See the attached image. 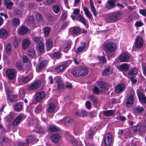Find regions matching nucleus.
Instances as JSON below:
<instances>
[{
    "label": "nucleus",
    "mask_w": 146,
    "mask_h": 146,
    "mask_svg": "<svg viewBox=\"0 0 146 146\" xmlns=\"http://www.w3.org/2000/svg\"><path fill=\"white\" fill-rule=\"evenodd\" d=\"M134 102V94H131L129 95L126 102V106L128 108H131L133 105Z\"/></svg>",
    "instance_id": "6e6552de"
},
{
    "label": "nucleus",
    "mask_w": 146,
    "mask_h": 146,
    "mask_svg": "<svg viewBox=\"0 0 146 146\" xmlns=\"http://www.w3.org/2000/svg\"><path fill=\"white\" fill-rule=\"evenodd\" d=\"M30 44V42L27 39H25L22 42V46L23 48L25 49L28 48Z\"/></svg>",
    "instance_id": "393cba45"
},
{
    "label": "nucleus",
    "mask_w": 146,
    "mask_h": 146,
    "mask_svg": "<svg viewBox=\"0 0 146 146\" xmlns=\"http://www.w3.org/2000/svg\"><path fill=\"white\" fill-rule=\"evenodd\" d=\"M53 39L51 38H49L46 40V45L47 47L48 50H50L52 48L53 46Z\"/></svg>",
    "instance_id": "6ab92c4d"
},
{
    "label": "nucleus",
    "mask_w": 146,
    "mask_h": 146,
    "mask_svg": "<svg viewBox=\"0 0 146 146\" xmlns=\"http://www.w3.org/2000/svg\"><path fill=\"white\" fill-rule=\"evenodd\" d=\"M81 46L77 48L76 51V52L77 53L82 52L86 47V44L85 42H81Z\"/></svg>",
    "instance_id": "412c9836"
},
{
    "label": "nucleus",
    "mask_w": 146,
    "mask_h": 146,
    "mask_svg": "<svg viewBox=\"0 0 146 146\" xmlns=\"http://www.w3.org/2000/svg\"><path fill=\"white\" fill-rule=\"evenodd\" d=\"M94 133V130L91 129L86 132V136L89 139L92 138Z\"/></svg>",
    "instance_id": "2f4dec72"
},
{
    "label": "nucleus",
    "mask_w": 146,
    "mask_h": 146,
    "mask_svg": "<svg viewBox=\"0 0 146 146\" xmlns=\"http://www.w3.org/2000/svg\"><path fill=\"white\" fill-rule=\"evenodd\" d=\"M57 79L58 83V87L59 89H62L64 88V86L61 79L59 77L55 78Z\"/></svg>",
    "instance_id": "5701e85b"
},
{
    "label": "nucleus",
    "mask_w": 146,
    "mask_h": 146,
    "mask_svg": "<svg viewBox=\"0 0 146 146\" xmlns=\"http://www.w3.org/2000/svg\"><path fill=\"white\" fill-rule=\"evenodd\" d=\"M34 137L33 136H31L28 137L27 139V143H31L34 140Z\"/></svg>",
    "instance_id": "3c124183"
},
{
    "label": "nucleus",
    "mask_w": 146,
    "mask_h": 146,
    "mask_svg": "<svg viewBox=\"0 0 146 146\" xmlns=\"http://www.w3.org/2000/svg\"><path fill=\"white\" fill-rule=\"evenodd\" d=\"M104 114L106 116H110L113 115L114 112L113 110H106L104 112Z\"/></svg>",
    "instance_id": "ea45409f"
},
{
    "label": "nucleus",
    "mask_w": 146,
    "mask_h": 146,
    "mask_svg": "<svg viewBox=\"0 0 146 146\" xmlns=\"http://www.w3.org/2000/svg\"><path fill=\"white\" fill-rule=\"evenodd\" d=\"M106 84L104 82H98L94 85V91L96 94L102 92L106 90Z\"/></svg>",
    "instance_id": "7ed1b4c3"
},
{
    "label": "nucleus",
    "mask_w": 146,
    "mask_h": 146,
    "mask_svg": "<svg viewBox=\"0 0 146 146\" xmlns=\"http://www.w3.org/2000/svg\"><path fill=\"white\" fill-rule=\"evenodd\" d=\"M13 45L15 47H17L18 46L19 44V42L17 38H15L14 41L13 42Z\"/></svg>",
    "instance_id": "680f3d73"
},
{
    "label": "nucleus",
    "mask_w": 146,
    "mask_h": 146,
    "mask_svg": "<svg viewBox=\"0 0 146 146\" xmlns=\"http://www.w3.org/2000/svg\"><path fill=\"white\" fill-rule=\"evenodd\" d=\"M7 96V100L9 102H12L17 101V95H15L12 91L8 90Z\"/></svg>",
    "instance_id": "423d86ee"
},
{
    "label": "nucleus",
    "mask_w": 146,
    "mask_h": 146,
    "mask_svg": "<svg viewBox=\"0 0 146 146\" xmlns=\"http://www.w3.org/2000/svg\"><path fill=\"white\" fill-rule=\"evenodd\" d=\"M13 116L12 114H9L6 117V120L8 121H10L13 118Z\"/></svg>",
    "instance_id": "13d9d810"
},
{
    "label": "nucleus",
    "mask_w": 146,
    "mask_h": 146,
    "mask_svg": "<svg viewBox=\"0 0 146 146\" xmlns=\"http://www.w3.org/2000/svg\"><path fill=\"white\" fill-rule=\"evenodd\" d=\"M116 44L113 42L106 44L104 46V48L106 50L110 52L115 51L116 49Z\"/></svg>",
    "instance_id": "39448f33"
},
{
    "label": "nucleus",
    "mask_w": 146,
    "mask_h": 146,
    "mask_svg": "<svg viewBox=\"0 0 146 146\" xmlns=\"http://www.w3.org/2000/svg\"><path fill=\"white\" fill-rule=\"evenodd\" d=\"M6 74L7 76L9 79L12 80L16 76L17 72L15 69L11 68L6 70Z\"/></svg>",
    "instance_id": "0eeeda50"
},
{
    "label": "nucleus",
    "mask_w": 146,
    "mask_h": 146,
    "mask_svg": "<svg viewBox=\"0 0 146 146\" xmlns=\"http://www.w3.org/2000/svg\"><path fill=\"white\" fill-rule=\"evenodd\" d=\"M19 33L22 35L26 34L28 31V29L25 26H21L18 29Z\"/></svg>",
    "instance_id": "aec40b11"
},
{
    "label": "nucleus",
    "mask_w": 146,
    "mask_h": 146,
    "mask_svg": "<svg viewBox=\"0 0 146 146\" xmlns=\"http://www.w3.org/2000/svg\"><path fill=\"white\" fill-rule=\"evenodd\" d=\"M41 85V82L39 80H38L32 84L28 86V89L30 90H33L39 88Z\"/></svg>",
    "instance_id": "f8f14e48"
},
{
    "label": "nucleus",
    "mask_w": 146,
    "mask_h": 146,
    "mask_svg": "<svg viewBox=\"0 0 146 146\" xmlns=\"http://www.w3.org/2000/svg\"><path fill=\"white\" fill-rule=\"evenodd\" d=\"M69 22H65L62 23L61 25L60 29H64L68 26Z\"/></svg>",
    "instance_id": "6e6d98bb"
},
{
    "label": "nucleus",
    "mask_w": 146,
    "mask_h": 146,
    "mask_svg": "<svg viewBox=\"0 0 146 146\" xmlns=\"http://www.w3.org/2000/svg\"><path fill=\"white\" fill-rule=\"evenodd\" d=\"M60 56V54L59 52H56L53 53V57L57 59H58Z\"/></svg>",
    "instance_id": "e2e57ef3"
},
{
    "label": "nucleus",
    "mask_w": 146,
    "mask_h": 146,
    "mask_svg": "<svg viewBox=\"0 0 146 146\" xmlns=\"http://www.w3.org/2000/svg\"><path fill=\"white\" fill-rule=\"evenodd\" d=\"M33 77L32 74H30L28 76L23 77L22 78V81L25 83H27L31 80Z\"/></svg>",
    "instance_id": "c756f323"
},
{
    "label": "nucleus",
    "mask_w": 146,
    "mask_h": 146,
    "mask_svg": "<svg viewBox=\"0 0 146 146\" xmlns=\"http://www.w3.org/2000/svg\"><path fill=\"white\" fill-rule=\"evenodd\" d=\"M98 58L100 60V62L102 63L106 62V59L104 56H99Z\"/></svg>",
    "instance_id": "4d7b16f0"
},
{
    "label": "nucleus",
    "mask_w": 146,
    "mask_h": 146,
    "mask_svg": "<svg viewBox=\"0 0 146 146\" xmlns=\"http://www.w3.org/2000/svg\"><path fill=\"white\" fill-rule=\"evenodd\" d=\"M143 44L142 39L140 36H138L136 38L135 42V46L137 48H141Z\"/></svg>",
    "instance_id": "9b49d317"
},
{
    "label": "nucleus",
    "mask_w": 146,
    "mask_h": 146,
    "mask_svg": "<svg viewBox=\"0 0 146 146\" xmlns=\"http://www.w3.org/2000/svg\"><path fill=\"white\" fill-rule=\"evenodd\" d=\"M121 13L119 11L108 14L106 16L105 20L107 23H115L120 19Z\"/></svg>",
    "instance_id": "f03ea898"
},
{
    "label": "nucleus",
    "mask_w": 146,
    "mask_h": 146,
    "mask_svg": "<svg viewBox=\"0 0 146 146\" xmlns=\"http://www.w3.org/2000/svg\"><path fill=\"white\" fill-rule=\"evenodd\" d=\"M116 2V0H108L107 3L105 6V9L109 10L113 8L115 6Z\"/></svg>",
    "instance_id": "1a4fd4ad"
},
{
    "label": "nucleus",
    "mask_w": 146,
    "mask_h": 146,
    "mask_svg": "<svg viewBox=\"0 0 146 146\" xmlns=\"http://www.w3.org/2000/svg\"><path fill=\"white\" fill-rule=\"evenodd\" d=\"M22 107L21 104L19 102L16 104L15 106L14 109L16 111H21L22 110Z\"/></svg>",
    "instance_id": "e433bc0d"
},
{
    "label": "nucleus",
    "mask_w": 146,
    "mask_h": 146,
    "mask_svg": "<svg viewBox=\"0 0 146 146\" xmlns=\"http://www.w3.org/2000/svg\"><path fill=\"white\" fill-rule=\"evenodd\" d=\"M28 54L29 55L31 56H33L35 54V52L34 49H31L28 52Z\"/></svg>",
    "instance_id": "bf43d9fd"
},
{
    "label": "nucleus",
    "mask_w": 146,
    "mask_h": 146,
    "mask_svg": "<svg viewBox=\"0 0 146 146\" xmlns=\"http://www.w3.org/2000/svg\"><path fill=\"white\" fill-rule=\"evenodd\" d=\"M8 32L5 29H0V37L2 38H5L7 36Z\"/></svg>",
    "instance_id": "a878e982"
},
{
    "label": "nucleus",
    "mask_w": 146,
    "mask_h": 146,
    "mask_svg": "<svg viewBox=\"0 0 146 146\" xmlns=\"http://www.w3.org/2000/svg\"><path fill=\"white\" fill-rule=\"evenodd\" d=\"M19 20L16 18H15L13 20V23L14 25L18 26L19 24Z\"/></svg>",
    "instance_id": "864d4df0"
},
{
    "label": "nucleus",
    "mask_w": 146,
    "mask_h": 146,
    "mask_svg": "<svg viewBox=\"0 0 146 146\" xmlns=\"http://www.w3.org/2000/svg\"><path fill=\"white\" fill-rule=\"evenodd\" d=\"M129 59V56L126 53H122L119 56V60L122 62H127Z\"/></svg>",
    "instance_id": "2eb2a0df"
},
{
    "label": "nucleus",
    "mask_w": 146,
    "mask_h": 146,
    "mask_svg": "<svg viewBox=\"0 0 146 146\" xmlns=\"http://www.w3.org/2000/svg\"><path fill=\"white\" fill-rule=\"evenodd\" d=\"M129 68L128 65L127 64L121 65L119 67V69L121 71H127Z\"/></svg>",
    "instance_id": "f704fd0d"
},
{
    "label": "nucleus",
    "mask_w": 146,
    "mask_h": 146,
    "mask_svg": "<svg viewBox=\"0 0 146 146\" xmlns=\"http://www.w3.org/2000/svg\"><path fill=\"white\" fill-rule=\"evenodd\" d=\"M76 114L77 116L84 117L88 115V113L85 110H82L76 111Z\"/></svg>",
    "instance_id": "cd10ccee"
},
{
    "label": "nucleus",
    "mask_w": 146,
    "mask_h": 146,
    "mask_svg": "<svg viewBox=\"0 0 146 146\" xmlns=\"http://www.w3.org/2000/svg\"><path fill=\"white\" fill-rule=\"evenodd\" d=\"M137 94L139 101L143 104H146V98L143 94L139 92L137 93Z\"/></svg>",
    "instance_id": "f3484780"
},
{
    "label": "nucleus",
    "mask_w": 146,
    "mask_h": 146,
    "mask_svg": "<svg viewBox=\"0 0 146 146\" xmlns=\"http://www.w3.org/2000/svg\"><path fill=\"white\" fill-rule=\"evenodd\" d=\"M88 99L91 100L94 104H97V99L94 96H90L88 97Z\"/></svg>",
    "instance_id": "a18cd8bd"
},
{
    "label": "nucleus",
    "mask_w": 146,
    "mask_h": 146,
    "mask_svg": "<svg viewBox=\"0 0 146 146\" xmlns=\"http://www.w3.org/2000/svg\"><path fill=\"white\" fill-rule=\"evenodd\" d=\"M137 73V71L136 69L133 68L130 70L128 73L129 75L131 76L135 75Z\"/></svg>",
    "instance_id": "79ce46f5"
},
{
    "label": "nucleus",
    "mask_w": 146,
    "mask_h": 146,
    "mask_svg": "<svg viewBox=\"0 0 146 146\" xmlns=\"http://www.w3.org/2000/svg\"><path fill=\"white\" fill-rule=\"evenodd\" d=\"M60 139V136L58 134H55L51 136L52 141L54 143H57Z\"/></svg>",
    "instance_id": "bb28decb"
},
{
    "label": "nucleus",
    "mask_w": 146,
    "mask_h": 146,
    "mask_svg": "<svg viewBox=\"0 0 146 146\" xmlns=\"http://www.w3.org/2000/svg\"><path fill=\"white\" fill-rule=\"evenodd\" d=\"M23 118L22 116L20 115L16 118L12 123V125L13 126H15L21 122Z\"/></svg>",
    "instance_id": "4be33fe9"
},
{
    "label": "nucleus",
    "mask_w": 146,
    "mask_h": 146,
    "mask_svg": "<svg viewBox=\"0 0 146 146\" xmlns=\"http://www.w3.org/2000/svg\"><path fill=\"white\" fill-rule=\"evenodd\" d=\"M68 65V63L65 62L60 66H58L55 69V71L58 72L63 71L66 68Z\"/></svg>",
    "instance_id": "ddd939ff"
},
{
    "label": "nucleus",
    "mask_w": 146,
    "mask_h": 146,
    "mask_svg": "<svg viewBox=\"0 0 146 146\" xmlns=\"http://www.w3.org/2000/svg\"><path fill=\"white\" fill-rule=\"evenodd\" d=\"M140 13L144 16H146V10L141 9L139 10Z\"/></svg>",
    "instance_id": "338daca9"
},
{
    "label": "nucleus",
    "mask_w": 146,
    "mask_h": 146,
    "mask_svg": "<svg viewBox=\"0 0 146 146\" xmlns=\"http://www.w3.org/2000/svg\"><path fill=\"white\" fill-rule=\"evenodd\" d=\"M112 72V69L111 67L108 66L106 67L104 71L103 74L104 76H107L110 74Z\"/></svg>",
    "instance_id": "b1692460"
},
{
    "label": "nucleus",
    "mask_w": 146,
    "mask_h": 146,
    "mask_svg": "<svg viewBox=\"0 0 146 146\" xmlns=\"http://www.w3.org/2000/svg\"><path fill=\"white\" fill-rule=\"evenodd\" d=\"M77 20L83 23L86 28H88V25L86 23L85 19L83 15H78L77 16Z\"/></svg>",
    "instance_id": "a211bd4d"
},
{
    "label": "nucleus",
    "mask_w": 146,
    "mask_h": 146,
    "mask_svg": "<svg viewBox=\"0 0 146 146\" xmlns=\"http://www.w3.org/2000/svg\"><path fill=\"white\" fill-rule=\"evenodd\" d=\"M49 130L51 132H56L60 130V128L55 125H52L49 128Z\"/></svg>",
    "instance_id": "a19ab883"
},
{
    "label": "nucleus",
    "mask_w": 146,
    "mask_h": 146,
    "mask_svg": "<svg viewBox=\"0 0 146 146\" xmlns=\"http://www.w3.org/2000/svg\"><path fill=\"white\" fill-rule=\"evenodd\" d=\"M141 126V123H138L136 126H134L132 128V129L134 132L139 131Z\"/></svg>",
    "instance_id": "58836bf2"
},
{
    "label": "nucleus",
    "mask_w": 146,
    "mask_h": 146,
    "mask_svg": "<svg viewBox=\"0 0 146 146\" xmlns=\"http://www.w3.org/2000/svg\"><path fill=\"white\" fill-rule=\"evenodd\" d=\"M28 19L30 22L33 24H35V22L34 21V19L33 16H29L28 18Z\"/></svg>",
    "instance_id": "0e129e2a"
},
{
    "label": "nucleus",
    "mask_w": 146,
    "mask_h": 146,
    "mask_svg": "<svg viewBox=\"0 0 146 146\" xmlns=\"http://www.w3.org/2000/svg\"><path fill=\"white\" fill-rule=\"evenodd\" d=\"M144 108L142 107L138 106L135 108L134 111L135 112L139 113L143 111Z\"/></svg>",
    "instance_id": "c9c22d12"
},
{
    "label": "nucleus",
    "mask_w": 146,
    "mask_h": 146,
    "mask_svg": "<svg viewBox=\"0 0 146 146\" xmlns=\"http://www.w3.org/2000/svg\"><path fill=\"white\" fill-rule=\"evenodd\" d=\"M105 145L106 146H110L112 142V136L110 133H107L104 139Z\"/></svg>",
    "instance_id": "20e7f679"
},
{
    "label": "nucleus",
    "mask_w": 146,
    "mask_h": 146,
    "mask_svg": "<svg viewBox=\"0 0 146 146\" xmlns=\"http://www.w3.org/2000/svg\"><path fill=\"white\" fill-rule=\"evenodd\" d=\"M46 93L44 91L40 92L36 94L35 98L36 101H38L43 99L46 96Z\"/></svg>",
    "instance_id": "4468645a"
},
{
    "label": "nucleus",
    "mask_w": 146,
    "mask_h": 146,
    "mask_svg": "<svg viewBox=\"0 0 146 146\" xmlns=\"http://www.w3.org/2000/svg\"><path fill=\"white\" fill-rule=\"evenodd\" d=\"M85 105L86 108L88 109H90L92 108L91 104L90 101H88L86 102Z\"/></svg>",
    "instance_id": "052dcab7"
},
{
    "label": "nucleus",
    "mask_w": 146,
    "mask_h": 146,
    "mask_svg": "<svg viewBox=\"0 0 146 146\" xmlns=\"http://www.w3.org/2000/svg\"><path fill=\"white\" fill-rule=\"evenodd\" d=\"M16 67L17 69L19 70H21L22 68V66L21 64L20 63H17L16 64Z\"/></svg>",
    "instance_id": "69168bd1"
},
{
    "label": "nucleus",
    "mask_w": 146,
    "mask_h": 146,
    "mask_svg": "<svg viewBox=\"0 0 146 146\" xmlns=\"http://www.w3.org/2000/svg\"><path fill=\"white\" fill-rule=\"evenodd\" d=\"M50 31V29L49 27H45L44 30V36H47L49 34Z\"/></svg>",
    "instance_id": "09e8293b"
},
{
    "label": "nucleus",
    "mask_w": 146,
    "mask_h": 146,
    "mask_svg": "<svg viewBox=\"0 0 146 146\" xmlns=\"http://www.w3.org/2000/svg\"><path fill=\"white\" fill-rule=\"evenodd\" d=\"M5 4L7 9H12L13 3L10 0H5Z\"/></svg>",
    "instance_id": "c85d7f7f"
},
{
    "label": "nucleus",
    "mask_w": 146,
    "mask_h": 146,
    "mask_svg": "<svg viewBox=\"0 0 146 146\" xmlns=\"http://www.w3.org/2000/svg\"><path fill=\"white\" fill-rule=\"evenodd\" d=\"M33 40L36 43H38L39 44L40 42H42L41 41L40 37L35 36L33 37Z\"/></svg>",
    "instance_id": "5fc2aeb1"
},
{
    "label": "nucleus",
    "mask_w": 146,
    "mask_h": 146,
    "mask_svg": "<svg viewBox=\"0 0 146 146\" xmlns=\"http://www.w3.org/2000/svg\"><path fill=\"white\" fill-rule=\"evenodd\" d=\"M125 87V85L124 84H118L115 87V91L117 94L121 93L124 90Z\"/></svg>",
    "instance_id": "9d476101"
},
{
    "label": "nucleus",
    "mask_w": 146,
    "mask_h": 146,
    "mask_svg": "<svg viewBox=\"0 0 146 146\" xmlns=\"http://www.w3.org/2000/svg\"><path fill=\"white\" fill-rule=\"evenodd\" d=\"M72 33L75 35L79 34L81 31V29L78 27H72Z\"/></svg>",
    "instance_id": "7c9ffc66"
},
{
    "label": "nucleus",
    "mask_w": 146,
    "mask_h": 146,
    "mask_svg": "<svg viewBox=\"0 0 146 146\" xmlns=\"http://www.w3.org/2000/svg\"><path fill=\"white\" fill-rule=\"evenodd\" d=\"M36 20L39 22L42 20V16L39 13H37L36 15Z\"/></svg>",
    "instance_id": "603ef678"
},
{
    "label": "nucleus",
    "mask_w": 146,
    "mask_h": 146,
    "mask_svg": "<svg viewBox=\"0 0 146 146\" xmlns=\"http://www.w3.org/2000/svg\"><path fill=\"white\" fill-rule=\"evenodd\" d=\"M37 131L40 133H42L46 131V129L44 127H39L37 128Z\"/></svg>",
    "instance_id": "de8ad7c7"
},
{
    "label": "nucleus",
    "mask_w": 146,
    "mask_h": 146,
    "mask_svg": "<svg viewBox=\"0 0 146 146\" xmlns=\"http://www.w3.org/2000/svg\"><path fill=\"white\" fill-rule=\"evenodd\" d=\"M89 72V70L87 68L80 66L77 67L73 68L71 71V73L75 77L85 76Z\"/></svg>",
    "instance_id": "f257e3e1"
},
{
    "label": "nucleus",
    "mask_w": 146,
    "mask_h": 146,
    "mask_svg": "<svg viewBox=\"0 0 146 146\" xmlns=\"http://www.w3.org/2000/svg\"><path fill=\"white\" fill-rule=\"evenodd\" d=\"M6 51L8 54H10L11 51V46L10 44H7L6 46Z\"/></svg>",
    "instance_id": "8fccbe9b"
},
{
    "label": "nucleus",
    "mask_w": 146,
    "mask_h": 146,
    "mask_svg": "<svg viewBox=\"0 0 146 146\" xmlns=\"http://www.w3.org/2000/svg\"><path fill=\"white\" fill-rule=\"evenodd\" d=\"M47 64V62L46 60H43L39 64V69H44L46 66Z\"/></svg>",
    "instance_id": "4c0bfd02"
},
{
    "label": "nucleus",
    "mask_w": 146,
    "mask_h": 146,
    "mask_svg": "<svg viewBox=\"0 0 146 146\" xmlns=\"http://www.w3.org/2000/svg\"><path fill=\"white\" fill-rule=\"evenodd\" d=\"M9 141V139L7 137L4 136L2 138V141L3 142L6 143Z\"/></svg>",
    "instance_id": "774afa93"
},
{
    "label": "nucleus",
    "mask_w": 146,
    "mask_h": 146,
    "mask_svg": "<svg viewBox=\"0 0 146 146\" xmlns=\"http://www.w3.org/2000/svg\"><path fill=\"white\" fill-rule=\"evenodd\" d=\"M73 122V120L70 117H67L64 119H62L58 121L59 124H65L66 123L70 124Z\"/></svg>",
    "instance_id": "dca6fc26"
},
{
    "label": "nucleus",
    "mask_w": 146,
    "mask_h": 146,
    "mask_svg": "<svg viewBox=\"0 0 146 146\" xmlns=\"http://www.w3.org/2000/svg\"><path fill=\"white\" fill-rule=\"evenodd\" d=\"M55 109V104L53 103L50 104L48 109V111L50 113L53 112Z\"/></svg>",
    "instance_id": "72a5a7b5"
},
{
    "label": "nucleus",
    "mask_w": 146,
    "mask_h": 146,
    "mask_svg": "<svg viewBox=\"0 0 146 146\" xmlns=\"http://www.w3.org/2000/svg\"><path fill=\"white\" fill-rule=\"evenodd\" d=\"M90 8L91 11H92L94 16H96L97 15V13L96 12V10L92 2L91 1L90 2Z\"/></svg>",
    "instance_id": "37998d69"
},
{
    "label": "nucleus",
    "mask_w": 146,
    "mask_h": 146,
    "mask_svg": "<svg viewBox=\"0 0 146 146\" xmlns=\"http://www.w3.org/2000/svg\"><path fill=\"white\" fill-rule=\"evenodd\" d=\"M71 47V43L69 42H65L61 46V48L63 50H68Z\"/></svg>",
    "instance_id": "473e14b6"
},
{
    "label": "nucleus",
    "mask_w": 146,
    "mask_h": 146,
    "mask_svg": "<svg viewBox=\"0 0 146 146\" xmlns=\"http://www.w3.org/2000/svg\"><path fill=\"white\" fill-rule=\"evenodd\" d=\"M38 49L40 52H42L44 50V45L42 42H40L38 45Z\"/></svg>",
    "instance_id": "49530a36"
},
{
    "label": "nucleus",
    "mask_w": 146,
    "mask_h": 146,
    "mask_svg": "<svg viewBox=\"0 0 146 146\" xmlns=\"http://www.w3.org/2000/svg\"><path fill=\"white\" fill-rule=\"evenodd\" d=\"M52 9L54 12L57 13L60 11V8L58 5H55L53 6Z\"/></svg>",
    "instance_id": "c03bdc74"
}]
</instances>
